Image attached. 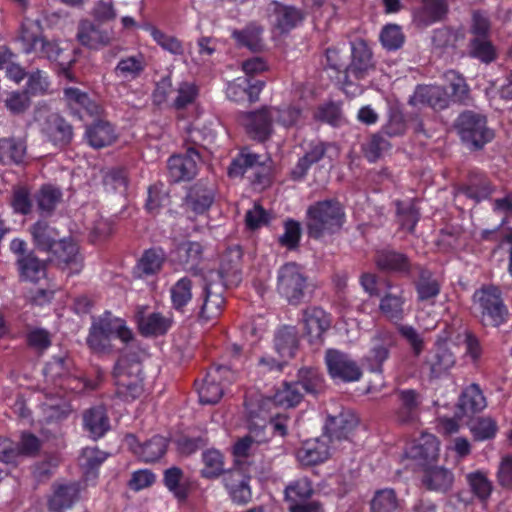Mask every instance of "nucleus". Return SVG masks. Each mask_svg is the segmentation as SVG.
<instances>
[{"label":"nucleus","mask_w":512,"mask_h":512,"mask_svg":"<svg viewBox=\"0 0 512 512\" xmlns=\"http://www.w3.org/2000/svg\"><path fill=\"white\" fill-rule=\"evenodd\" d=\"M20 276L30 282H38L46 276V264L33 254H27L17 261Z\"/></svg>","instance_id":"obj_43"},{"label":"nucleus","mask_w":512,"mask_h":512,"mask_svg":"<svg viewBox=\"0 0 512 512\" xmlns=\"http://www.w3.org/2000/svg\"><path fill=\"white\" fill-rule=\"evenodd\" d=\"M307 278L296 263H286L280 267L277 276V292L290 304H299L305 295Z\"/></svg>","instance_id":"obj_6"},{"label":"nucleus","mask_w":512,"mask_h":512,"mask_svg":"<svg viewBox=\"0 0 512 512\" xmlns=\"http://www.w3.org/2000/svg\"><path fill=\"white\" fill-rule=\"evenodd\" d=\"M314 493L313 484L307 477H301L291 481L284 490V500L288 507L309 500Z\"/></svg>","instance_id":"obj_37"},{"label":"nucleus","mask_w":512,"mask_h":512,"mask_svg":"<svg viewBox=\"0 0 512 512\" xmlns=\"http://www.w3.org/2000/svg\"><path fill=\"white\" fill-rule=\"evenodd\" d=\"M409 103L413 106L426 105L434 110H443L450 104V94L441 86L419 85L410 97Z\"/></svg>","instance_id":"obj_16"},{"label":"nucleus","mask_w":512,"mask_h":512,"mask_svg":"<svg viewBox=\"0 0 512 512\" xmlns=\"http://www.w3.org/2000/svg\"><path fill=\"white\" fill-rule=\"evenodd\" d=\"M330 450L327 439L306 441L297 451V459L306 466L316 465L329 458Z\"/></svg>","instance_id":"obj_29"},{"label":"nucleus","mask_w":512,"mask_h":512,"mask_svg":"<svg viewBox=\"0 0 512 512\" xmlns=\"http://www.w3.org/2000/svg\"><path fill=\"white\" fill-rule=\"evenodd\" d=\"M297 346V332L294 327L284 326L277 331L275 335V348L283 361L295 356Z\"/></svg>","instance_id":"obj_36"},{"label":"nucleus","mask_w":512,"mask_h":512,"mask_svg":"<svg viewBox=\"0 0 512 512\" xmlns=\"http://www.w3.org/2000/svg\"><path fill=\"white\" fill-rule=\"evenodd\" d=\"M302 321L310 342L319 341L331 326V316L322 308L312 306L303 311Z\"/></svg>","instance_id":"obj_22"},{"label":"nucleus","mask_w":512,"mask_h":512,"mask_svg":"<svg viewBox=\"0 0 512 512\" xmlns=\"http://www.w3.org/2000/svg\"><path fill=\"white\" fill-rule=\"evenodd\" d=\"M400 506L401 501L392 488L377 490L370 502L371 512H396Z\"/></svg>","instance_id":"obj_44"},{"label":"nucleus","mask_w":512,"mask_h":512,"mask_svg":"<svg viewBox=\"0 0 512 512\" xmlns=\"http://www.w3.org/2000/svg\"><path fill=\"white\" fill-rule=\"evenodd\" d=\"M422 8L418 12L419 20L425 24L442 20L448 12V0H421Z\"/></svg>","instance_id":"obj_48"},{"label":"nucleus","mask_w":512,"mask_h":512,"mask_svg":"<svg viewBox=\"0 0 512 512\" xmlns=\"http://www.w3.org/2000/svg\"><path fill=\"white\" fill-rule=\"evenodd\" d=\"M265 86V82L254 78H237L230 82L226 88V96L229 100L243 103H254L259 100V95Z\"/></svg>","instance_id":"obj_17"},{"label":"nucleus","mask_w":512,"mask_h":512,"mask_svg":"<svg viewBox=\"0 0 512 512\" xmlns=\"http://www.w3.org/2000/svg\"><path fill=\"white\" fill-rule=\"evenodd\" d=\"M93 323L108 337L111 338L115 336L124 344L130 345L127 352H129L130 347H132V349L134 348L132 345L134 342V333L127 326L124 319L115 317L111 312L106 311L98 319L94 320Z\"/></svg>","instance_id":"obj_20"},{"label":"nucleus","mask_w":512,"mask_h":512,"mask_svg":"<svg viewBox=\"0 0 512 512\" xmlns=\"http://www.w3.org/2000/svg\"><path fill=\"white\" fill-rule=\"evenodd\" d=\"M127 442L132 447L135 454H137L145 462H155L159 460L167 449V439L160 435H155L143 444H137L136 438L133 435L127 437Z\"/></svg>","instance_id":"obj_27"},{"label":"nucleus","mask_w":512,"mask_h":512,"mask_svg":"<svg viewBox=\"0 0 512 512\" xmlns=\"http://www.w3.org/2000/svg\"><path fill=\"white\" fill-rule=\"evenodd\" d=\"M461 408L466 412H479L486 407V399L477 384L465 388L460 398Z\"/></svg>","instance_id":"obj_56"},{"label":"nucleus","mask_w":512,"mask_h":512,"mask_svg":"<svg viewBox=\"0 0 512 512\" xmlns=\"http://www.w3.org/2000/svg\"><path fill=\"white\" fill-rule=\"evenodd\" d=\"M345 222V211L336 200H322L310 205L306 211L308 235L319 239L338 232Z\"/></svg>","instance_id":"obj_3"},{"label":"nucleus","mask_w":512,"mask_h":512,"mask_svg":"<svg viewBox=\"0 0 512 512\" xmlns=\"http://www.w3.org/2000/svg\"><path fill=\"white\" fill-rule=\"evenodd\" d=\"M375 69L371 49L364 41L352 46L351 63L345 69L343 85L345 90L353 84L354 80L366 78Z\"/></svg>","instance_id":"obj_9"},{"label":"nucleus","mask_w":512,"mask_h":512,"mask_svg":"<svg viewBox=\"0 0 512 512\" xmlns=\"http://www.w3.org/2000/svg\"><path fill=\"white\" fill-rule=\"evenodd\" d=\"M213 193L211 190L202 187H193L190 189L185 199L187 209L195 214H203L213 203Z\"/></svg>","instance_id":"obj_49"},{"label":"nucleus","mask_w":512,"mask_h":512,"mask_svg":"<svg viewBox=\"0 0 512 512\" xmlns=\"http://www.w3.org/2000/svg\"><path fill=\"white\" fill-rule=\"evenodd\" d=\"M269 18L275 29L287 33L302 22L304 15L301 9L273 0L268 6Z\"/></svg>","instance_id":"obj_14"},{"label":"nucleus","mask_w":512,"mask_h":512,"mask_svg":"<svg viewBox=\"0 0 512 512\" xmlns=\"http://www.w3.org/2000/svg\"><path fill=\"white\" fill-rule=\"evenodd\" d=\"M270 107L274 122L285 128L296 126L301 118V110L296 106Z\"/></svg>","instance_id":"obj_63"},{"label":"nucleus","mask_w":512,"mask_h":512,"mask_svg":"<svg viewBox=\"0 0 512 512\" xmlns=\"http://www.w3.org/2000/svg\"><path fill=\"white\" fill-rule=\"evenodd\" d=\"M54 253L58 265L63 270H68L69 275L78 274L82 270V257L75 243L64 240L60 241L56 244Z\"/></svg>","instance_id":"obj_26"},{"label":"nucleus","mask_w":512,"mask_h":512,"mask_svg":"<svg viewBox=\"0 0 512 512\" xmlns=\"http://www.w3.org/2000/svg\"><path fill=\"white\" fill-rule=\"evenodd\" d=\"M262 29L256 26H248L242 31H234L233 38L238 45L247 47L251 51H259L262 48Z\"/></svg>","instance_id":"obj_61"},{"label":"nucleus","mask_w":512,"mask_h":512,"mask_svg":"<svg viewBox=\"0 0 512 512\" xmlns=\"http://www.w3.org/2000/svg\"><path fill=\"white\" fill-rule=\"evenodd\" d=\"M235 380L234 372L227 366L216 365L208 369L202 384L198 387L202 404H216L223 396V386Z\"/></svg>","instance_id":"obj_7"},{"label":"nucleus","mask_w":512,"mask_h":512,"mask_svg":"<svg viewBox=\"0 0 512 512\" xmlns=\"http://www.w3.org/2000/svg\"><path fill=\"white\" fill-rule=\"evenodd\" d=\"M492 191L493 188L490 182L483 176L479 177V179L471 180L470 184L463 186L460 189L461 193L476 202H480L488 198Z\"/></svg>","instance_id":"obj_64"},{"label":"nucleus","mask_w":512,"mask_h":512,"mask_svg":"<svg viewBox=\"0 0 512 512\" xmlns=\"http://www.w3.org/2000/svg\"><path fill=\"white\" fill-rule=\"evenodd\" d=\"M198 92V87L192 82L179 83L174 91L175 96L172 98L171 106L176 110L186 108L195 102Z\"/></svg>","instance_id":"obj_57"},{"label":"nucleus","mask_w":512,"mask_h":512,"mask_svg":"<svg viewBox=\"0 0 512 512\" xmlns=\"http://www.w3.org/2000/svg\"><path fill=\"white\" fill-rule=\"evenodd\" d=\"M41 132L56 146L68 145L73 138L72 126L57 113H51L45 118Z\"/></svg>","instance_id":"obj_19"},{"label":"nucleus","mask_w":512,"mask_h":512,"mask_svg":"<svg viewBox=\"0 0 512 512\" xmlns=\"http://www.w3.org/2000/svg\"><path fill=\"white\" fill-rule=\"evenodd\" d=\"M303 397V392L301 391L299 385L295 382L293 383H285L283 387L274 395V402L277 405L284 407H295L298 405Z\"/></svg>","instance_id":"obj_62"},{"label":"nucleus","mask_w":512,"mask_h":512,"mask_svg":"<svg viewBox=\"0 0 512 512\" xmlns=\"http://www.w3.org/2000/svg\"><path fill=\"white\" fill-rule=\"evenodd\" d=\"M250 477L239 469L226 471L223 477V484L233 502L246 504L252 497L249 486Z\"/></svg>","instance_id":"obj_21"},{"label":"nucleus","mask_w":512,"mask_h":512,"mask_svg":"<svg viewBox=\"0 0 512 512\" xmlns=\"http://www.w3.org/2000/svg\"><path fill=\"white\" fill-rule=\"evenodd\" d=\"M63 98L69 109L80 117L83 115L99 116L102 112V107L88 93L79 88H65L63 90Z\"/></svg>","instance_id":"obj_18"},{"label":"nucleus","mask_w":512,"mask_h":512,"mask_svg":"<svg viewBox=\"0 0 512 512\" xmlns=\"http://www.w3.org/2000/svg\"><path fill=\"white\" fill-rule=\"evenodd\" d=\"M194 283L189 277H182L170 288L172 307L177 311H184V308L193 298Z\"/></svg>","instance_id":"obj_42"},{"label":"nucleus","mask_w":512,"mask_h":512,"mask_svg":"<svg viewBox=\"0 0 512 512\" xmlns=\"http://www.w3.org/2000/svg\"><path fill=\"white\" fill-rule=\"evenodd\" d=\"M473 301L485 326L498 327L507 321L508 310L498 288L489 286L477 290L473 295Z\"/></svg>","instance_id":"obj_5"},{"label":"nucleus","mask_w":512,"mask_h":512,"mask_svg":"<svg viewBox=\"0 0 512 512\" xmlns=\"http://www.w3.org/2000/svg\"><path fill=\"white\" fill-rule=\"evenodd\" d=\"M106 453L100 451L96 447H86L79 456V465L87 479L97 477L96 470L106 460Z\"/></svg>","instance_id":"obj_45"},{"label":"nucleus","mask_w":512,"mask_h":512,"mask_svg":"<svg viewBox=\"0 0 512 512\" xmlns=\"http://www.w3.org/2000/svg\"><path fill=\"white\" fill-rule=\"evenodd\" d=\"M331 145L322 141H312L309 143L304 155L299 158L295 167L291 171V176L294 180L303 179L308 173L312 165L321 161L328 148Z\"/></svg>","instance_id":"obj_24"},{"label":"nucleus","mask_w":512,"mask_h":512,"mask_svg":"<svg viewBox=\"0 0 512 512\" xmlns=\"http://www.w3.org/2000/svg\"><path fill=\"white\" fill-rule=\"evenodd\" d=\"M147 67L142 53L121 58L114 68V74L123 80L133 81L139 78Z\"/></svg>","instance_id":"obj_32"},{"label":"nucleus","mask_w":512,"mask_h":512,"mask_svg":"<svg viewBox=\"0 0 512 512\" xmlns=\"http://www.w3.org/2000/svg\"><path fill=\"white\" fill-rule=\"evenodd\" d=\"M466 479L472 493L480 501H487L493 490L492 482L487 474L482 471H475L467 474Z\"/></svg>","instance_id":"obj_58"},{"label":"nucleus","mask_w":512,"mask_h":512,"mask_svg":"<svg viewBox=\"0 0 512 512\" xmlns=\"http://www.w3.org/2000/svg\"><path fill=\"white\" fill-rule=\"evenodd\" d=\"M141 28L147 31L155 43L159 45L164 51L174 56L184 55L185 46L183 42L176 36L163 32L151 23H145L141 26Z\"/></svg>","instance_id":"obj_33"},{"label":"nucleus","mask_w":512,"mask_h":512,"mask_svg":"<svg viewBox=\"0 0 512 512\" xmlns=\"http://www.w3.org/2000/svg\"><path fill=\"white\" fill-rule=\"evenodd\" d=\"M145 349L136 347V351L129 348L115 364L113 376L115 380L116 393L126 401L134 400L144 392V378L142 375V356Z\"/></svg>","instance_id":"obj_2"},{"label":"nucleus","mask_w":512,"mask_h":512,"mask_svg":"<svg viewBox=\"0 0 512 512\" xmlns=\"http://www.w3.org/2000/svg\"><path fill=\"white\" fill-rule=\"evenodd\" d=\"M239 249L229 250L223 256L220 269L210 271L197 297L198 317L204 322L216 320L222 313L225 300L223 293L226 288L237 285L240 280Z\"/></svg>","instance_id":"obj_1"},{"label":"nucleus","mask_w":512,"mask_h":512,"mask_svg":"<svg viewBox=\"0 0 512 512\" xmlns=\"http://www.w3.org/2000/svg\"><path fill=\"white\" fill-rule=\"evenodd\" d=\"M199 152L189 147L184 153L174 154L167 160L168 179L172 183L188 182L198 173Z\"/></svg>","instance_id":"obj_8"},{"label":"nucleus","mask_w":512,"mask_h":512,"mask_svg":"<svg viewBox=\"0 0 512 512\" xmlns=\"http://www.w3.org/2000/svg\"><path fill=\"white\" fill-rule=\"evenodd\" d=\"M175 253L180 264L193 268L202 259L203 246L199 242L185 241L177 246Z\"/></svg>","instance_id":"obj_51"},{"label":"nucleus","mask_w":512,"mask_h":512,"mask_svg":"<svg viewBox=\"0 0 512 512\" xmlns=\"http://www.w3.org/2000/svg\"><path fill=\"white\" fill-rule=\"evenodd\" d=\"M201 477L216 479L225 472L224 455L217 449H207L202 453Z\"/></svg>","instance_id":"obj_38"},{"label":"nucleus","mask_w":512,"mask_h":512,"mask_svg":"<svg viewBox=\"0 0 512 512\" xmlns=\"http://www.w3.org/2000/svg\"><path fill=\"white\" fill-rule=\"evenodd\" d=\"M71 364L72 361L69 357H53V359L46 364L44 373L47 377L52 379L65 378V385L68 389L80 391L86 387V383L78 378L68 376Z\"/></svg>","instance_id":"obj_28"},{"label":"nucleus","mask_w":512,"mask_h":512,"mask_svg":"<svg viewBox=\"0 0 512 512\" xmlns=\"http://www.w3.org/2000/svg\"><path fill=\"white\" fill-rule=\"evenodd\" d=\"M163 481L167 489L173 493L179 501L187 499L189 485L184 480L183 471L178 467H171L164 472Z\"/></svg>","instance_id":"obj_46"},{"label":"nucleus","mask_w":512,"mask_h":512,"mask_svg":"<svg viewBox=\"0 0 512 512\" xmlns=\"http://www.w3.org/2000/svg\"><path fill=\"white\" fill-rule=\"evenodd\" d=\"M295 383L302 392L316 394L322 389L323 379L317 369L305 367L298 371V380Z\"/></svg>","instance_id":"obj_60"},{"label":"nucleus","mask_w":512,"mask_h":512,"mask_svg":"<svg viewBox=\"0 0 512 512\" xmlns=\"http://www.w3.org/2000/svg\"><path fill=\"white\" fill-rule=\"evenodd\" d=\"M260 156L250 152L248 149L242 150L239 155L231 162L228 173L231 177L242 176L248 169L260 165Z\"/></svg>","instance_id":"obj_59"},{"label":"nucleus","mask_w":512,"mask_h":512,"mask_svg":"<svg viewBox=\"0 0 512 512\" xmlns=\"http://www.w3.org/2000/svg\"><path fill=\"white\" fill-rule=\"evenodd\" d=\"M114 33L112 29L90 20L81 19L77 26L76 40L85 48L99 50L112 43Z\"/></svg>","instance_id":"obj_11"},{"label":"nucleus","mask_w":512,"mask_h":512,"mask_svg":"<svg viewBox=\"0 0 512 512\" xmlns=\"http://www.w3.org/2000/svg\"><path fill=\"white\" fill-rule=\"evenodd\" d=\"M34 244L41 250H52L57 242L58 233L46 221H37L30 227Z\"/></svg>","instance_id":"obj_41"},{"label":"nucleus","mask_w":512,"mask_h":512,"mask_svg":"<svg viewBox=\"0 0 512 512\" xmlns=\"http://www.w3.org/2000/svg\"><path fill=\"white\" fill-rule=\"evenodd\" d=\"M85 137L91 147L100 149L111 145L116 140V133L109 122L99 120L87 127Z\"/></svg>","instance_id":"obj_31"},{"label":"nucleus","mask_w":512,"mask_h":512,"mask_svg":"<svg viewBox=\"0 0 512 512\" xmlns=\"http://www.w3.org/2000/svg\"><path fill=\"white\" fill-rule=\"evenodd\" d=\"M455 128L461 141L474 150L482 149L495 137L494 130L488 126L487 117L471 110L458 116Z\"/></svg>","instance_id":"obj_4"},{"label":"nucleus","mask_w":512,"mask_h":512,"mask_svg":"<svg viewBox=\"0 0 512 512\" xmlns=\"http://www.w3.org/2000/svg\"><path fill=\"white\" fill-rule=\"evenodd\" d=\"M85 429L93 438L102 437L110 428L109 418L106 410L102 406L89 409L83 415Z\"/></svg>","instance_id":"obj_34"},{"label":"nucleus","mask_w":512,"mask_h":512,"mask_svg":"<svg viewBox=\"0 0 512 512\" xmlns=\"http://www.w3.org/2000/svg\"><path fill=\"white\" fill-rule=\"evenodd\" d=\"M415 290L417 301L433 305L436 297L440 294L441 284L436 278L423 273L415 283Z\"/></svg>","instance_id":"obj_50"},{"label":"nucleus","mask_w":512,"mask_h":512,"mask_svg":"<svg viewBox=\"0 0 512 512\" xmlns=\"http://www.w3.org/2000/svg\"><path fill=\"white\" fill-rule=\"evenodd\" d=\"M19 40L25 53L30 54L38 50L43 37L41 36V27L38 21L24 19L19 33Z\"/></svg>","instance_id":"obj_39"},{"label":"nucleus","mask_w":512,"mask_h":512,"mask_svg":"<svg viewBox=\"0 0 512 512\" xmlns=\"http://www.w3.org/2000/svg\"><path fill=\"white\" fill-rule=\"evenodd\" d=\"M469 55L479 61L489 64L497 59V50L488 38H471L469 41Z\"/></svg>","instance_id":"obj_54"},{"label":"nucleus","mask_w":512,"mask_h":512,"mask_svg":"<svg viewBox=\"0 0 512 512\" xmlns=\"http://www.w3.org/2000/svg\"><path fill=\"white\" fill-rule=\"evenodd\" d=\"M31 190L26 185H16L12 188L10 205L16 214L28 215L33 210Z\"/></svg>","instance_id":"obj_52"},{"label":"nucleus","mask_w":512,"mask_h":512,"mask_svg":"<svg viewBox=\"0 0 512 512\" xmlns=\"http://www.w3.org/2000/svg\"><path fill=\"white\" fill-rule=\"evenodd\" d=\"M375 263L377 268L381 271L401 275L410 274L412 267L409 258L405 254L392 249L377 251Z\"/></svg>","instance_id":"obj_23"},{"label":"nucleus","mask_w":512,"mask_h":512,"mask_svg":"<svg viewBox=\"0 0 512 512\" xmlns=\"http://www.w3.org/2000/svg\"><path fill=\"white\" fill-rule=\"evenodd\" d=\"M399 406L396 411L397 420L403 424L414 423L419 418L421 397L413 389L400 390L397 393Z\"/></svg>","instance_id":"obj_25"},{"label":"nucleus","mask_w":512,"mask_h":512,"mask_svg":"<svg viewBox=\"0 0 512 512\" xmlns=\"http://www.w3.org/2000/svg\"><path fill=\"white\" fill-rule=\"evenodd\" d=\"M456 364V356L446 342H437L427 356L424 367L428 369L430 378H439L447 374Z\"/></svg>","instance_id":"obj_15"},{"label":"nucleus","mask_w":512,"mask_h":512,"mask_svg":"<svg viewBox=\"0 0 512 512\" xmlns=\"http://www.w3.org/2000/svg\"><path fill=\"white\" fill-rule=\"evenodd\" d=\"M390 340H382L381 337L376 336L372 339V347L366 356L370 369L375 372H380L383 363L389 357Z\"/></svg>","instance_id":"obj_55"},{"label":"nucleus","mask_w":512,"mask_h":512,"mask_svg":"<svg viewBox=\"0 0 512 512\" xmlns=\"http://www.w3.org/2000/svg\"><path fill=\"white\" fill-rule=\"evenodd\" d=\"M171 327V320L160 313H151L139 322L140 332L145 336L165 334Z\"/></svg>","instance_id":"obj_53"},{"label":"nucleus","mask_w":512,"mask_h":512,"mask_svg":"<svg viewBox=\"0 0 512 512\" xmlns=\"http://www.w3.org/2000/svg\"><path fill=\"white\" fill-rule=\"evenodd\" d=\"M454 476L443 467H433L425 471L423 483L429 490L445 493L451 489Z\"/></svg>","instance_id":"obj_35"},{"label":"nucleus","mask_w":512,"mask_h":512,"mask_svg":"<svg viewBox=\"0 0 512 512\" xmlns=\"http://www.w3.org/2000/svg\"><path fill=\"white\" fill-rule=\"evenodd\" d=\"M79 485L77 483L59 484L54 486L53 494L48 501L51 512H63L78 500Z\"/></svg>","instance_id":"obj_30"},{"label":"nucleus","mask_w":512,"mask_h":512,"mask_svg":"<svg viewBox=\"0 0 512 512\" xmlns=\"http://www.w3.org/2000/svg\"><path fill=\"white\" fill-rule=\"evenodd\" d=\"M26 155V144L23 140L15 138L0 139V163L21 164Z\"/></svg>","instance_id":"obj_40"},{"label":"nucleus","mask_w":512,"mask_h":512,"mask_svg":"<svg viewBox=\"0 0 512 512\" xmlns=\"http://www.w3.org/2000/svg\"><path fill=\"white\" fill-rule=\"evenodd\" d=\"M38 210L42 214L50 215L62 199V192L52 185H43L34 196Z\"/></svg>","instance_id":"obj_47"},{"label":"nucleus","mask_w":512,"mask_h":512,"mask_svg":"<svg viewBox=\"0 0 512 512\" xmlns=\"http://www.w3.org/2000/svg\"><path fill=\"white\" fill-rule=\"evenodd\" d=\"M246 132L255 140L266 141L273 133L271 107L264 106L253 112L243 113L239 119Z\"/></svg>","instance_id":"obj_12"},{"label":"nucleus","mask_w":512,"mask_h":512,"mask_svg":"<svg viewBox=\"0 0 512 512\" xmlns=\"http://www.w3.org/2000/svg\"><path fill=\"white\" fill-rule=\"evenodd\" d=\"M325 363L329 375L334 380L354 382L358 381L362 376L359 365L349 355L337 349H328L326 351Z\"/></svg>","instance_id":"obj_10"},{"label":"nucleus","mask_w":512,"mask_h":512,"mask_svg":"<svg viewBox=\"0 0 512 512\" xmlns=\"http://www.w3.org/2000/svg\"><path fill=\"white\" fill-rule=\"evenodd\" d=\"M388 290L380 297L379 311L381 315L393 322L400 323L407 315V299L402 288L393 289L390 282L387 283Z\"/></svg>","instance_id":"obj_13"}]
</instances>
